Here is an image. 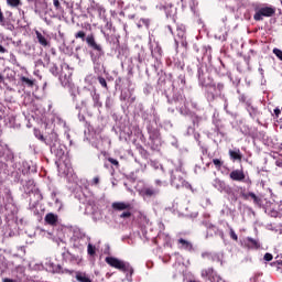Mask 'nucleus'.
<instances>
[{"instance_id": "18", "label": "nucleus", "mask_w": 282, "mask_h": 282, "mask_svg": "<svg viewBox=\"0 0 282 282\" xmlns=\"http://www.w3.org/2000/svg\"><path fill=\"white\" fill-rule=\"evenodd\" d=\"M75 279L77 282H94L91 281V278L85 272L76 271L75 272Z\"/></svg>"}, {"instance_id": "44", "label": "nucleus", "mask_w": 282, "mask_h": 282, "mask_svg": "<svg viewBox=\"0 0 282 282\" xmlns=\"http://www.w3.org/2000/svg\"><path fill=\"white\" fill-rule=\"evenodd\" d=\"M64 272H65V274H74L75 271L74 270L65 269Z\"/></svg>"}, {"instance_id": "11", "label": "nucleus", "mask_w": 282, "mask_h": 282, "mask_svg": "<svg viewBox=\"0 0 282 282\" xmlns=\"http://www.w3.org/2000/svg\"><path fill=\"white\" fill-rule=\"evenodd\" d=\"M178 250H186L187 252H193V242L184 238L177 239Z\"/></svg>"}, {"instance_id": "4", "label": "nucleus", "mask_w": 282, "mask_h": 282, "mask_svg": "<svg viewBox=\"0 0 282 282\" xmlns=\"http://www.w3.org/2000/svg\"><path fill=\"white\" fill-rule=\"evenodd\" d=\"M106 263L110 265V268H115L116 270H120V272H129L131 270V265L118 258L107 257L105 259Z\"/></svg>"}, {"instance_id": "37", "label": "nucleus", "mask_w": 282, "mask_h": 282, "mask_svg": "<svg viewBox=\"0 0 282 282\" xmlns=\"http://www.w3.org/2000/svg\"><path fill=\"white\" fill-rule=\"evenodd\" d=\"M37 140H41V142H45V137L39 132V134H35Z\"/></svg>"}, {"instance_id": "50", "label": "nucleus", "mask_w": 282, "mask_h": 282, "mask_svg": "<svg viewBox=\"0 0 282 282\" xmlns=\"http://www.w3.org/2000/svg\"><path fill=\"white\" fill-rule=\"evenodd\" d=\"M130 18H131V19H135V15H131Z\"/></svg>"}, {"instance_id": "31", "label": "nucleus", "mask_w": 282, "mask_h": 282, "mask_svg": "<svg viewBox=\"0 0 282 282\" xmlns=\"http://www.w3.org/2000/svg\"><path fill=\"white\" fill-rule=\"evenodd\" d=\"M229 235H230V238H231L234 241H239V237H238L237 234L235 232V229H234V228H230Z\"/></svg>"}, {"instance_id": "42", "label": "nucleus", "mask_w": 282, "mask_h": 282, "mask_svg": "<svg viewBox=\"0 0 282 282\" xmlns=\"http://www.w3.org/2000/svg\"><path fill=\"white\" fill-rule=\"evenodd\" d=\"M2 282H17V280H12L10 278L2 279Z\"/></svg>"}, {"instance_id": "43", "label": "nucleus", "mask_w": 282, "mask_h": 282, "mask_svg": "<svg viewBox=\"0 0 282 282\" xmlns=\"http://www.w3.org/2000/svg\"><path fill=\"white\" fill-rule=\"evenodd\" d=\"M143 25H149L150 21L149 19H141Z\"/></svg>"}, {"instance_id": "24", "label": "nucleus", "mask_w": 282, "mask_h": 282, "mask_svg": "<svg viewBox=\"0 0 282 282\" xmlns=\"http://www.w3.org/2000/svg\"><path fill=\"white\" fill-rule=\"evenodd\" d=\"M93 101H94V107H102V102H100V95L95 93L93 95Z\"/></svg>"}, {"instance_id": "54", "label": "nucleus", "mask_w": 282, "mask_h": 282, "mask_svg": "<svg viewBox=\"0 0 282 282\" xmlns=\"http://www.w3.org/2000/svg\"><path fill=\"white\" fill-rule=\"evenodd\" d=\"M207 166H210V163H207Z\"/></svg>"}, {"instance_id": "16", "label": "nucleus", "mask_w": 282, "mask_h": 282, "mask_svg": "<svg viewBox=\"0 0 282 282\" xmlns=\"http://www.w3.org/2000/svg\"><path fill=\"white\" fill-rule=\"evenodd\" d=\"M156 187L160 186H169V182H166V173L164 171L159 172V178L154 181Z\"/></svg>"}, {"instance_id": "30", "label": "nucleus", "mask_w": 282, "mask_h": 282, "mask_svg": "<svg viewBox=\"0 0 282 282\" xmlns=\"http://www.w3.org/2000/svg\"><path fill=\"white\" fill-rule=\"evenodd\" d=\"M107 160L108 162H110V164H112V166H116V169H120V162H118V160L113 158H108Z\"/></svg>"}, {"instance_id": "40", "label": "nucleus", "mask_w": 282, "mask_h": 282, "mask_svg": "<svg viewBox=\"0 0 282 282\" xmlns=\"http://www.w3.org/2000/svg\"><path fill=\"white\" fill-rule=\"evenodd\" d=\"M217 89L218 91H224V84L223 83L217 84Z\"/></svg>"}, {"instance_id": "20", "label": "nucleus", "mask_w": 282, "mask_h": 282, "mask_svg": "<svg viewBox=\"0 0 282 282\" xmlns=\"http://www.w3.org/2000/svg\"><path fill=\"white\" fill-rule=\"evenodd\" d=\"M90 10H94L95 12H97L99 17H101V14H105L106 12L105 7H102L100 3H97V2L91 3Z\"/></svg>"}, {"instance_id": "45", "label": "nucleus", "mask_w": 282, "mask_h": 282, "mask_svg": "<svg viewBox=\"0 0 282 282\" xmlns=\"http://www.w3.org/2000/svg\"><path fill=\"white\" fill-rule=\"evenodd\" d=\"M106 28H108V30H111V22H107Z\"/></svg>"}, {"instance_id": "14", "label": "nucleus", "mask_w": 282, "mask_h": 282, "mask_svg": "<svg viewBox=\"0 0 282 282\" xmlns=\"http://www.w3.org/2000/svg\"><path fill=\"white\" fill-rule=\"evenodd\" d=\"M35 35H36L37 43L42 47H51L52 46L51 42L47 40V36L43 35V33H41V31H35Z\"/></svg>"}, {"instance_id": "39", "label": "nucleus", "mask_w": 282, "mask_h": 282, "mask_svg": "<svg viewBox=\"0 0 282 282\" xmlns=\"http://www.w3.org/2000/svg\"><path fill=\"white\" fill-rule=\"evenodd\" d=\"M8 50L0 44V54H6Z\"/></svg>"}, {"instance_id": "15", "label": "nucleus", "mask_w": 282, "mask_h": 282, "mask_svg": "<svg viewBox=\"0 0 282 282\" xmlns=\"http://www.w3.org/2000/svg\"><path fill=\"white\" fill-rule=\"evenodd\" d=\"M44 221L47 226H57L58 225V215L54 213H47L44 217Z\"/></svg>"}, {"instance_id": "22", "label": "nucleus", "mask_w": 282, "mask_h": 282, "mask_svg": "<svg viewBox=\"0 0 282 282\" xmlns=\"http://www.w3.org/2000/svg\"><path fill=\"white\" fill-rule=\"evenodd\" d=\"M149 140L151 142H155V140H160V130H152L149 132Z\"/></svg>"}, {"instance_id": "32", "label": "nucleus", "mask_w": 282, "mask_h": 282, "mask_svg": "<svg viewBox=\"0 0 282 282\" xmlns=\"http://www.w3.org/2000/svg\"><path fill=\"white\" fill-rule=\"evenodd\" d=\"M273 54L276 55L280 61H282V51L280 48H273Z\"/></svg>"}, {"instance_id": "9", "label": "nucleus", "mask_w": 282, "mask_h": 282, "mask_svg": "<svg viewBox=\"0 0 282 282\" xmlns=\"http://www.w3.org/2000/svg\"><path fill=\"white\" fill-rule=\"evenodd\" d=\"M171 184L175 188H182V186H186V188H191V184H188V182H186L181 176L177 177L175 174H172V176H171Z\"/></svg>"}, {"instance_id": "19", "label": "nucleus", "mask_w": 282, "mask_h": 282, "mask_svg": "<svg viewBox=\"0 0 282 282\" xmlns=\"http://www.w3.org/2000/svg\"><path fill=\"white\" fill-rule=\"evenodd\" d=\"M246 246L247 248H251V250H259V248H261V245H259V241L250 237L246 239Z\"/></svg>"}, {"instance_id": "25", "label": "nucleus", "mask_w": 282, "mask_h": 282, "mask_svg": "<svg viewBox=\"0 0 282 282\" xmlns=\"http://www.w3.org/2000/svg\"><path fill=\"white\" fill-rule=\"evenodd\" d=\"M54 8L56 12L63 13L65 10L63 9V6H61L59 0H53Z\"/></svg>"}, {"instance_id": "51", "label": "nucleus", "mask_w": 282, "mask_h": 282, "mask_svg": "<svg viewBox=\"0 0 282 282\" xmlns=\"http://www.w3.org/2000/svg\"><path fill=\"white\" fill-rule=\"evenodd\" d=\"M276 165H278V166H281V163L276 162Z\"/></svg>"}, {"instance_id": "38", "label": "nucleus", "mask_w": 282, "mask_h": 282, "mask_svg": "<svg viewBox=\"0 0 282 282\" xmlns=\"http://www.w3.org/2000/svg\"><path fill=\"white\" fill-rule=\"evenodd\" d=\"M93 184L98 185L100 184V178L98 176H96L94 180H93Z\"/></svg>"}, {"instance_id": "35", "label": "nucleus", "mask_w": 282, "mask_h": 282, "mask_svg": "<svg viewBox=\"0 0 282 282\" xmlns=\"http://www.w3.org/2000/svg\"><path fill=\"white\" fill-rule=\"evenodd\" d=\"M272 259H274V257L272 256V253H265V254H264V261H272Z\"/></svg>"}, {"instance_id": "36", "label": "nucleus", "mask_w": 282, "mask_h": 282, "mask_svg": "<svg viewBox=\"0 0 282 282\" xmlns=\"http://www.w3.org/2000/svg\"><path fill=\"white\" fill-rule=\"evenodd\" d=\"M273 264L276 265L278 270H282V260H276Z\"/></svg>"}, {"instance_id": "2", "label": "nucleus", "mask_w": 282, "mask_h": 282, "mask_svg": "<svg viewBox=\"0 0 282 282\" xmlns=\"http://www.w3.org/2000/svg\"><path fill=\"white\" fill-rule=\"evenodd\" d=\"M156 3V10H160L161 12H164L166 18L173 19L175 21V17H177V7L173 4L172 0H155Z\"/></svg>"}, {"instance_id": "26", "label": "nucleus", "mask_w": 282, "mask_h": 282, "mask_svg": "<svg viewBox=\"0 0 282 282\" xmlns=\"http://www.w3.org/2000/svg\"><path fill=\"white\" fill-rule=\"evenodd\" d=\"M21 83L26 84V87H34V80H32L25 76L21 77Z\"/></svg>"}, {"instance_id": "47", "label": "nucleus", "mask_w": 282, "mask_h": 282, "mask_svg": "<svg viewBox=\"0 0 282 282\" xmlns=\"http://www.w3.org/2000/svg\"><path fill=\"white\" fill-rule=\"evenodd\" d=\"M20 250L25 254V247H20Z\"/></svg>"}, {"instance_id": "8", "label": "nucleus", "mask_w": 282, "mask_h": 282, "mask_svg": "<svg viewBox=\"0 0 282 282\" xmlns=\"http://www.w3.org/2000/svg\"><path fill=\"white\" fill-rule=\"evenodd\" d=\"M240 197H242V199H245L246 202H250V199H252L254 206H258V208H261V206H263V199L254 194V192H242L240 193Z\"/></svg>"}, {"instance_id": "23", "label": "nucleus", "mask_w": 282, "mask_h": 282, "mask_svg": "<svg viewBox=\"0 0 282 282\" xmlns=\"http://www.w3.org/2000/svg\"><path fill=\"white\" fill-rule=\"evenodd\" d=\"M213 164L217 171H221V166H224V160L213 159Z\"/></svg>"}, {"instance_id": "33", "label": "nucleus", "mask_w": 282, "mask_h": 282, "mask_svg": "<svg viewBox=\"0 0 282 282\" xmlns=\"http://www.w3.org/2000/svg\"><path fill=\"white\" fill-rule=\"evenodd\" d=\"M129 217H131V212H123L121 215H120V219H129Z\"/></svg>"}, {"instance_id": "13", "label": "nucleus", "mask_w": 282, "mask_h": 282, "mask_svg": "<svg viewBox=\"0 0 282 282\" xmlns=\"http://www.w3.org/2000/svg\"><path fill=\"white\" fill-rule=\"evenodd\" d=\"M111 208L112 210L122 212V210H131L132 206L130 203L115 202L111 204Z\"/></svg>"}, {"instance_id": "53", "label": "nucleus", "mask_w": 282, "mask_h": 282, "mask_svg": "<svg viewBox=\"0 0 282 282\" xmlns=\"http://www.w3.org/2000/svg\"><path fill=\"white\" fill-rule=\"evenodd\" d=\"M279 184H280V186H282V181Z\"/></svg>"}, {"instance_id": "10", "label": "nucleus", "mask_w": 282, "mask_h": 282, "mask_svg": "<svg viewBox=\"0 0 282 282\" xmlns=\"http://www.w3.org/2000/svg\"><path fill=\"white\" fill-rule=\"evenodd\" d=\"M0 25L1 28H4V30H9V32H13L14 24L10 22V20L6 19V15L3 14V10L0 7Z\"/></svg>"}, {"instance_id": "49", "label": "nucleus", "mask_w": 282, "mask_h": 282, "mask_svg": "<svg viewBox=\"0 0 282 282\" xmlns=\"http://www.w3.org/2000/svg\"><path fill=\"white\" fill-rule=\"evenodd\" d=\"M13 257H17V258H19V253H14V254H13Z\"/></svg>"}, {"instance_id": "52", "label": "nucleus", "mask_w": 282, "mask_h": 282, "mask_svg": "<svg viewBox=\"0 0 282 282\" xmlns=\"http://www.w3.org/2000/svg\"><path fill=\"white\" fill-rule=\"evenodd\" d=\"M78 50H80V47H76V52H78Z\"/></svg>"}, {"instance_id": "28", "label": "nucleus", "mask_w": 282, "mask_h": 282, "mask_svg": "<svg viewBox=\"0 0 282 282\" xmlns=\"http://www.w3.org/2000/svg\"><path fill=\"white\" fill-rule=\"evenodd\" d=\"M87 252L90 257H94V254H96V247L94 245L89 243L87 247Z\"/></svg>"}, {"instance_id": "27", "label": "nucleus", "mask_w": 282, "mask_h": 282, "mask_svg": "<svg viewBox=\"0 0 282 282\" xmlns=\"http://www.w3.org/2000/svg\"><path fill=\"white\" fill-rule=\"evenodd\" d=\"M98 83H99V85H101V87H104L105 89H109V86L107 85V79H105V77L99 76V77H98Z\"/></svg>"}, {"instance_id": "3", "label": "nucleus", "mask_w": 282, "mask_h": 282, "mask_svg": "<svg viewBox=\"0 0 282 282\" xmlns=\"http://www.w3.org/2000/svg\"><path fill=\"white\" fill-rule=\"evenodd\" d=\"M48 138L50 140L47 144L51 147V153L56 155V158L65 155V151L63 150V148H61V141H58V134L52 132Z\"/></svg>"}, {"instance_id": "5", "label": "nucleus", "mask_w": 282, "mask_h": 282, "mask_svg": "<svg viewBox=\"0 0 282 282\" xmlns=\"http://www.w3.org/2000/svg\"><path fill=\"white\" fill-rule=\"evenodd\" d=\"M276 14V8L274 7H257L253 19L256 21H263V17L270 18Z\"/></svg>"}, {"instance_id": "17", "label": "nucleus", "mask_w": 282, "mask_h": 282, "mask_svg": "<svg viewBox=\"0 0 282 282\" xmlns=\"http://www.w3.org/2000/svg\"><path fill=\"white\" fill-rule=\"evenodd\" d=\"M229 158L234 162H241V160H243V154H241V150L239 149L229 150Z\"/></svg>"}, {"instance_id": "12", "label": "nucleus", "mask_w": 282, "mask_h": 282, "mask_svg": "<svg viewBox=\"0 0 282 282\" xmlns=\"http://www.w3.org/2000/svg\"><path fill=\"white\" fill-rule=\"evenodd\" d=\"M141 194L143 197H158V195H160V188L153 186L144 187Z\"/></svg>"}, {"instance_id": "7", "label": "nucleus", "mask_w": 282, "mask_h": 282, "mask_svg": "<svg viewBox=\"0 0 282 282\" xmlns=\"http://www.w3.org/2000/svg\"><path fill=\"white\" fill-rule=\"evenodd\" d=\"M200 276L202 279H208V281L210 282H225L224 278H221V275H219L217 273V271H215L214 268H208V269H203L200 271Z\"/></svg>"}, {"instance_id": "41", "label": "nucleus", "mask_w": 282, "mask_h": 282, "mask_svg": "<svg viewBox=\"0 0 282 282\" xmlns=\"http://www.w3.org/2000/svg\"><path fill=\"white\" fill-rule=\"evenodd\" d=\"M274 115H275L276 118H279V116H281V109L275 108L274 109Z\"/></svg>"}, {"instance_id": "1", "label": "nucleus", "mask_w": 282, "mask_h": 282, "mask_svg": "<svg viewBox=\"0 0 282 282\" xmlns=\"http://www.w3.org/2000/svg\"><path fill=\"white\" fill-rule=\"evenodd\" d=\"M75 39H80V41L86 42V44L88 45V47H90V50H94L95 52H97L96 54V58H102V56H105V50L102 48V45L96 43V36L94 34H88L85 31H77L74 34Z\"/></svg>"}, {"instance_id": "29", "label": "nucleus", "mask_w": 282, "mask_h": 282, "mask_svg": "<svg viewBox=\"0 0 282 282\" xmlns=\"http://www.w3.org/2000/svg\"><path fill=\"white\" fill-rule=\"evenodd\" d=\"M249 115L251 116V118H257V116H259V110L254 107H251L249 109Z\"/></svg>"}, {"instance_id": "34", "label": "nucleus", "mask_w": 282, "mask_h": 282, "mask_svg": "<svg viewBox=\"0 0 282 282\" xmlns=\"http://www.w3.org/2000/svg\"><path fill=\"white\" fill-rule=\"evenodd\" d=\"M51 73L53 74V76H58V66L54 65L51 68Z\"/></svg>"}, {"instance_id": "46", "label": "nucleus", "mask_w": 282, "mask_h": 282, "mask_svg": "<svg viewBox=\"0 0 282 282\" xmlns=\"http://www.w3.org/2000/svg\"><path fill=\"white\" fill-rule=\"evenodd\" d=\"M167 29L171 32V34H173V28L171 25H167Z\"/></svg>"}, {"instance_id": "6", "label": "nucleus", "mask_w": 282, "mask_h": 282, "mask_svg": "<svg viewBox=\"0 0 282 282\" xmlns=\"http://www.w3.org/2000/svg\"><path fill=\"white\" fill-rule=\"evenodd\" d=\"M229 180H231V182H243L245 184H252L250 177H246V172L243 169L232 170L229 173Z\"/></svg>"}, {"instance_id": "48", "label": "nucleus", "mask_w": 282, "mask_h": 282, "mask_svg": "<svg viewBox=\"0 0 282 282\" xmlns=\"http://www.w3.org/2000/svg\"><path fill=\"white\" fill-rule=\"evenodd\" d=\"M0 83H3V75L0 74Z\"/></svg>"}, {"instance_id": "21", "label": "nucleus", "mask_w": 282, "mask_h": 282, "mask_svg": "<svg viewBox=\"0 0 282 282\" xmlns=\"http://www.w3.org/2000/svg\"><path fill=\"white\" fill-rule=\"evenodd\" d=\"M7 6H9V8L19 9L23 6V2H21V0H7Z\"/></svg>"}]
</instances>
